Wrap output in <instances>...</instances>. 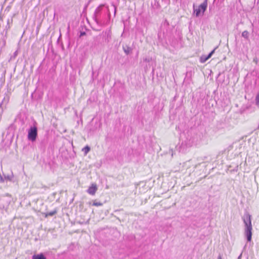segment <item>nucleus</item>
<instances>
[{"mask_svg":"<svg viewBox=\"0 0 259 259\" xmlns=\"http://www.w3.org/2000/svg\"><path fill=\"white\" fill-rule=\"evenodd\" d=\"M243 222L245 225V234L248 241H250L252 236V225L251 222V215L245 213L243 217Z\"/></svg>","mask_w":259,"mask_h":259,"instance_id":"obj_1","label":"nucleus"},{"mask_svg":"<svg viewBox=\"0 0 259 259\" xmlns=\"http://www.w3.org/2000/svg\"><path fill=\"white\" fill-rule=\"evenodd\" d=\"M197 141V136L195 134L188 135L186 139L182 143V147L184 148H190L195 145Z\"/></svg>","mask_w":259,"mask_h":259,"instance_id":"obj_2","label":"nucleus"},{"mask_svg":"<svg viewBox=\"0 0 259 259\" xmlns=\"http://www.w3.org/2000/svg\"><path fill=\"white\" fill-rule=\"evenodd\" d=\"M37 135V128L36 126L31 127L28 131V139L33 142L35 141Z\"/></svg>","mask_w":259,"mask_h":259,"instance_id":"obj_3","label":"nucleus"},{"mask_svg":"<svg viewBox=\"0 0 259 259\" xmlns=\"http://www.w3.org/2000/svg\"><path fill=\"white\" fill-rule=\"evenodd\" d=\"M207 4L206 0L201 4L198 9H194V12L196 17H198L200 15V12L202 11V14H203L207 8Z\"/></svg>","mask_w":259,"mask_h":259,"instance_id":"obj_4","label":"nucleus"},{"mask_svg":"<svg viewBox=\"0 0 259 259\" xmlns=\"http://www.w3.org/2000/svg\"><path fill=\"white\" fill-rule=\"evenodd\" d=\"M97 190V187L96 184H93L91 187L89 188L87 192L89 194L94 195L95 194Z\"/></svg>","mask_w":259,"mask_h":259,"instance_id":"obj_5","label":"nucleus"},{"mask_svg":"<svg viewBox=\"0 0 259 259\" xmlns=\"http://www.w3.org/2000/svg\"><path fill=\"white\" fill-rule=\"evenodd\" d=\"M215 51V49L213 50L207 56H203L200 58V62L201 63H204L206 62L208 59H209L212 54L214 53Z\"/></svg>","mask_w":259,"mask_h":259,"instance_id":"obj_6","label":"nucleus"},{"mask_svg":"<svg viewBox=\"0 0 259 259\" xmlns=\"http://www.w3.org/2000/svg\"><path fill=\"white\" fill-rule=\"evenodd\" d=\"M32 259H46V257L42 253L35 254L32 256Z\"/></svg>","mask_w":259,"mask_h":259,"instance_id":"obj_7","label":"nucleus"},{"mask_svg":"<svg viewBox=\"0 0 259 259\" xmlns=\"http://www.w3.org/2000/svg\"><path fill=\"white\" fill-rule=\"evenodd\" d=\"M90 149V147L87 145L82 149V151L84 152V155H86L89 152Z\"/></svg>","mask_w":259,"mask_h":259,"instance_id":"obj_8","label":"nucleus"},{"mask_svg":"<svg viewBox=\"0 0 259 259\" xmlns=\"http://www.w3.org/2000/svg\"><path fill=\"white\" fill-rule=\"evenodd\" d=\"M255 104L256 106L259 107V92L257 93L255 98Z\"/></svg>","mask_w":259,"mask_h":259,"instance_id":"obj_9","label":"nucleus"},{"mask_svg":"<svg viewBox=\"0 0 259 259\" xmlns=\"http://www.w3.org/2000/svg\"><path fill=\"white\" fill-rule=\"evenodd\" d=\"M242 36L247 39L249 36L248 32L247 30L243 31V32L242 33Z\"/></svg>","mask_w":259,"mask_h":259,"instance_id":"obj_10","label":"nucleus"},{"mask_svg":"<svg viewBox=\"0 0 259 259\" xmlns=\"http://www.w3.org/2000/svg\"><path fill=\"white\" fill-rule=\"evenodd\" d=\"M56 212H57V211L56 210L49 212L47 213L46 216H53L55 214H56Z\"/></svg>","mask_w":259,"mask_h":259,"instance_id":"obj_11","label":"nucleus"},{"mask_svg":"<svg viewBox=\"0 0 259 259\" xmlns=\"http://www.w3.org/2000/svg\"><path fill=\"white\" fill-rule=\"evenodd\" d=\"M13 177V175H12L11 176H5V178H4V180H9V181H12Z\"/></svg>","mask_w":259,"mask_h":259,"instance_id":"obj_12","label":"nucleus"},{"mask_svg":"<svg viewBox=\"0 0 259 259\" xmlns=\"http://www.w3.org/2000/svg\"><path fill=\"white\" fill-rule=\"evenodd\" d=\"M103 6H104V5H100L99 7H98L96 9V13H99V12L101 11V9H102V7H103Z\"/></svg>","mask_w":259,"mask_h":259,"instance_id":"obj_13","label":"nucleus"},{"mask_svg":"<svg viewBox=\"0 0 259 259\" xmlns=\"http://www.w3.org/2000/svg\"><path fill=\"white\" fill-rule=\"evenodd\" d=\"M93 205L94 206H99L102 205V203L100 202H98L94 201Z\"/></svg>","mask_w":259,"mask_h":259,"instance_id":"obj_14","label":"nucleus"},{"mask_svg":"<svg viewBox=\"0 0 259 259\" xmlns=\"http://www.w3.org/2000/svg\"><path fill=\"white\" fill-rule=\"evenodd\" d=\"M112 7H113V8L114 9V16H115L116 12V8L114 5H112Z\"/></svg>","mask_w":259,"mask_h":259,"instance_id":"obj_15","label":"nucleus"},{"mask_svg":"<svg viewBox=\"0 0 259 259\" xmlns=\"http://www.w3.org/2000/svg\"><path fill=\"white\" fill-rule=\"evenodd\" d=\"M257 61H258V60H257V58H255L253 59V62H254L256 64L257 63Z\"/></svg>","mask_w":259,"mask_h":259,"instance_id":"obj_16","label":"nucleus"},{"mask_svg":"<svg viewBox=\"0 0 259 259\" xmlns=\"http://www.w3.org/2000/svg\"><path fill=\"white\" fill-rule=\"evenodd\" d=\"M69 30H70V25H69V24H68V27H67V32L68 33H69Z\"/></svg>","mask_w":259,"mask_h":259,"instance_id":"obj_17","label":"nucleus"},{"mask_svg":"<svg viewBox=\"0 0 259 259\" xmlns=\"http://www.w3.org/2000/svg\"><path fill=\"white\" fill-rule=\"evenodd\" d=\"M129 50H124V52L126 54H128L129 53Z\"/></svg>","mask_w":259,"mask_h":259,"instance_id":"obj_18","label":"nucleus"},{"mask_svg":"<svg viewBox=\"0 0 259 259\" xmlns=\"http://www.w3.org/2000/svg\"><path fill=\"white\" fill-rule=\"evenodd\" d=\"M218 259H222L221 255H219L218 257Z\"/></svg>","mask_w":259,"mask_h":259,"instance_id":"obj_19","label":"nucleus"},{"mask_svg":"<svg viewBox=\"0 0 259 259\" xmlns=\"http://www.w3.org/2000/svg\"><path fill=\"white\" fill-rule=\"evenodd\" d=\"M145 61H148V62H149V59L148 60L147 59H145Z\"/></svg>","mask_w":259,"mask_h":259,"instance_id":"obj_20","label":"nucleus"},{"mask_svg":"<svg viewBox=\"0 0 259 259\" xmlns=\"http://www.w3.org/2000/svg\"><path fill=\"white\" fill-rule=\"evenodd\" d=\"M108 16H109V17H110V14L109 13L108 14Z\"/></svg>","mask_w":259,"mask_h":259,"instance_id":"obj_21","label":"nucleus"}]
</instances>
